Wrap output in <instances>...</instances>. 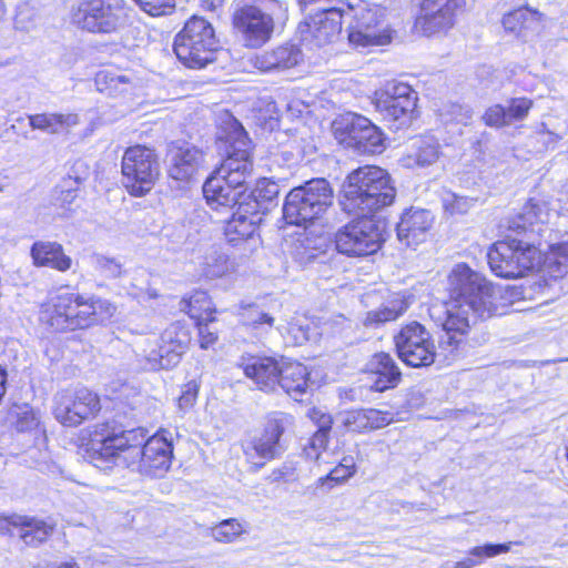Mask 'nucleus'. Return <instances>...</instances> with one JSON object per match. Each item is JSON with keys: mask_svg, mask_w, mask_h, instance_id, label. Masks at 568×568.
<instances>
[{"mask_svg": "<svg viewBox=\"0 0 568 568\" xmlns=\"http://www.w3.org/2000/svg\"><path fill=\"white\" fill-rule=\"evenodd\" d=\"M395 196L396 190L384 169L365 165L352 171L343 183L338 203L343 212L356 219L336 232V250L352 257L375 254L384 242L375 214L389 206Z\"/></svg>", "mask_w": 568, "mask_h": 568, "instance_id": "1", "label": "nucleus"}, {"mask_svg": "<svg viewBox=\"0 0 568 568\" xmlns=\"http://www.w3.org/2000/svg\"><path fill=\"white\" fill-rule=\"evenodd\" d=\"M449 300L444 304L442 326L445 336L439 346L445 361L454 359L463 337L478 321L504 313L501 290L489 283L467 264H456L448 276Z\"/></svg>", "mask_w": 568, "mask_h": 568, "instance_id": "2", "label": "nucleus"}, {"mask_svg": "<svg viewBox=\"0 0 568 568\" xmlns=\"http://www.w3.org/2000/svg\"><path fill=\"white\" fill-rule=\"evenodd\" d=\"M136 437V430L112 432L106 435L95 432L92 442L93 459H106L115 466L131 467L151 477L164 476L172 463V443L162 434H155L141 446L133 443Z\"/></svg>", "mask_w": 568, "mask_h": 568, "instance_id": "3", "label": "nucleus"}, {"mask_svg": "<svg viewBox=\"0 0 568 568\" xmlns=\"http://www.w3.org/2000/svg\"><path fill=\"white\" fill-rule=\"evenodd\" d=\"M231 9L233 29L246 48H261L268 42L275 20L286 11L278 0H234Z\"/></svg>", "mask_w": 568, "mask_h": 568, "instance_id": "4", "label": "nucleus"}, {"mask_svg": "<svg viewBox=\"0 0 568 568\" xmlns=\"http://www.w3.org/2000/svg\"><path fill=\"white\" fill-rule=\"evenodd\" d=\"M217 39L212 24L201 17L190 18L175 36L173 51L187 68L202 69L215 59Z\"/></svg>", "mask_w": 568, "mask_h": 568, "instance_id": "5", "label": "nucleus"}, {"mask_svg": "<svg viewBox=\"0 0 568 568\" xmlns=\"http://www.w3.org/2000/svg\"><path fill=\"white\" fill-rule=\"evenodd\" d=\"M541 247L521 240L507 239L496 242L487 253L491 272L503 278H518L539 267Z\"/></svg>", "mask_w": 568, "mask_h": 568, "instance_id": "6", "label": "nucleus"}, {"mask_svg": "<svg viewBox=\"0 0 568 568\" xmlns=\"http://www.w3.org/2000/svg\"><path fill=\"white\" fill-rule=\"evenodd\" d=\"M347 14L351 16L347 26V39L351 47L363 50L390 43L394 31L383 7L365 3L352 8Z\"/></svg>", "mask_w": 568, "mask_h": 568, "instance_id": "7", "label": "nucleus"}, {"mask_svg": "<svg viewBox=\"0 0 568 568\" xmlns=\"http://www.w3.org/2000/svg\"><path fill=\"white\" fill-rule=\"evenodd\" d=\"M332 203L333 190L328 181L314 179L286 195L283 216L290 224L302 225L318 217Z\"/></svg>", "mask_w": 568, "mask_h": 568, "instance_id": "8", "label": "nucleus"}, {"mask_svg": "<svg viewBox=\"0 0 568 568\" xmlns=\"http://www.w3.org/2000/svg\"><path fill=\"white\" fill-rule=\"evenodd\" d=\"M233 130L225 136H220V150L225 159L215 173L232 189L243 187L253 171L251 161V142L246 132L237 121L232 123Z\"/></svg>", "mask_w": 568, "mask_h": 568, "instance_id": "9", "label": "nucleus"}, {"mask_svg": "<svg viewBox=\"0 0 568 568\" xmlns=\"http://www.w3.org/2000/svg\"><path fill=\"white\" fill-rule=\"evenodd\" d=\"M122 184L135 197L146 195L160 176L155 151L144 145H133L124 151L121 162Z\"/></svg>", "mask_w": 568, "mask_h": 568, "instance_id": "10", "label": "nucleus"}, {"mask_svg": "<svg viewBox=\"0 0 568 568\" xmlns=\"http://www.w3.org/2000/svg\"><path fill=\"white\" fill-rule=\"evenodd\" d=\"M73 21L92 33H115L129 23V9L123 0H83L73 13Z\"/></svg>", "mask_w": 568, "mask_h": 568, "instance_id": "11", "label": "nucleus"}, {"mask_svg": "<svg viewBox=\"0 0 568 568\" xmlns=\"http://www.w3.org/2000/svg\"><path fill=\"white\" fill-rule=\"evenodd\" d=\"M332 129L339 143L361 154H379L385 149L382 131L361 114H339L333 121Z\"/></svg>", "mask_w": 568, "mask_h": 568, "instance_id": "12", "label": "nucleus"}, {"mask_svg": "<svg viewBox=\"0 0 568 568\" xmlns=\"http://www.w3.org/2000/svg\"><path fill=\"white\" fill-rule=\"evenodd\" d=\"M100 409L98 394L83 386L61 389L53 397V415L67 427H77L94 418Z\"/></svg>", "mask_w": 568, "mask_h": 568, "instance_id": "13", "label": "nucleus"}, {"mask_svg": "<svg viewBox=\"0 0 568 568\" xmlns=\"http://www.w3.org/2000/svg\"><path fill=\"white\" fill-rule=\"evenodd\" d=\"M85 296L63 292L52 295L41 306V321L57 331L88 328V314L84 310Z\"/></svg>", "mask_w": 568, "mask_h": 568, "instance_id": "14", "label": "nucleus"}, {"mask_svg": "<svg viewBox=\"0 0 568 568\" xmlns=\"http://www.w3.org/2000/svg\"><path fill=\"white\" fill-rule=\"evenodd\" d=\"M398 357L408 366L424 367L440 356L430 333L418 322H412L394 336Z\"/></svg>", "mask_w": 568, "mask_h": 568, "instance_id": "15", "label": "nucleus"}, {"mask_svg": "<svg viewBox=\"0 0 568 568\" xmlns=\"http://www.w3.org/2000/svg\"><path fill=\"white\" fill-rule=\"evenodd\" d=\"M417 92L405 83L388 84L385 90L376 92L375 106L383 118L398 130L408 125L417 108Z\"/></svg>", "mask_w": 568, "mask_h": 568, "instance_id": "16", "label": "nucleus"}, {"mask_svg": "<svg viewBox=\"0 0 568 568\" xmlns=\"http://www.w3.org/2000/svg\"><path fill=\"white\" fill-rule=\"evenodd\" d=\"M464 4L465 0H419L416 27L426 36L447 30L454 26L456 12Z\"/></svg>", "mask_w": 568, "mask_h": 568, "instance_id": "17", "label": "nucleus"}, {"mask_svg": "<svg viewBox=\"0 0 568 568\" xmlns=\"http://www.w3.org/2000/svg\"><path fill=\"white\" fill-rule=\"evenodd\" d=\"M11 528L19 529V536L27 546L37 547L44 542L53 532L54 526L51 523L34 517L12 514L0 516V534L11 535Z\"/></svg>", "mask_w": 568, "mask_h": 568, "instance_id": "18", "label": "nucleus"}, {"mask_svg": "<svg viewBox=\"0 0 568 568\" xmlns=\"http://www.w3.org/2000/svg\"><path fill=\"white\" fill-rule=\"evenodd\" d=\"M283 432L284 428L277 419L270 420L260 436L244 445L246 459L256 467H262L265 460L275 458L281 450L280 438Z\"/></svg>", "mask_w": 568, "mask_h": 568, "instance_id": "19", "label": "nucleus"}, {"mask_svg": "<svg viewBox=\"0 0 568 568\" xmlns=\"http://www.w3.org/2000/svg\"><path fill=\"white\" fill-rule=\"evenodd\" d=\"M542 20L541 12L525 6L505 13L501 18V26L506 33L528 41L539 34Z\"/></svg>", "mask_w": 568, "mask_h": 568, "instance_id": "20", "label": "nucleus"}, {"mask_svg": "<svg viewBox=\"0 0 568 568\" xmlns=\"http://www.w3.org/2000/svg\"><path fill=\"white\" fill-rule=\"evenodd\" d=\"M343 17L342 11L335 8L322 10L311 16L301 29L308 33L316 45H325L341 33Z\"/></svg>", "mask_w": 568, "mask_h": 568, "instance_id": "21", "label": "nucleus"}, {"mask_svg": "<svg viewBox=\"0 0 568 568\" xmlns=\"http://www.w3.org/2000/svg\"><path fill=\"white\" fill-rule=\"evenodd\" d=\"M434 223V215L428 210L414 209L405 212L397 224V237L407 246H415L426 240Z\"/></svg>", "mask_w": 568, "mask_h": 568, "instance_id": "22", "label": "nucleus"}, {"mask_svg": "<svg viewBox=\"0 0 568 568\" xmlns=\"http://www.w3.org/2000/svg\"><path fill=\"white\" fill-rule=\"evenodd\" d=\"M337 423L347 432H369L383 428L393 422L390 413L378 409H353L339 413Z\"/></svg>", "mask_w": 568, "mask_h": 568, "instance_id": "23", "label": "nucleus"}, {"mask_svg": "<svg viewBox=\"0 0 568 568\" xmlns=\"http://www.w3.org/2000/svg\"><path fill=\"white\" fill-rule=\"evenodd\" d=\"M443 155L438 140L433 135H422L412 140L400 163L404 168H428Z\"/></svg>", "mask_w": 568, "mask_h": 568, "instance_id": "24", "label": "nucleus"}, {"mask_svg": "<svg viewBox=\"0 0 568 568\" xmlns=\"http://www.w3.org/2000/svg\"><path fill=\"white\" fill-rule=\"evenodd\" d=\"M240 366L261 390L272 392L278 386L281 362L272 357H251L243 359Z\"/></svg>", "mask_w": 568, "mask_h": 568, "instance_id": "25", "label": "nucleus"}, {"mask_svg": "<svg viewBox=\"0 0 568 568\" xmlns=\"http://www.w3.org/2000/svg\"><path fill=\"white\" fill-rule=\"evenodd\" d=\"M260 221L261 217L258 213L251 207V203L241 201L236 211L232 213L230 219L224 221L225 237L230 243H236L237 241L247 239L253 235Z\"/></svg>", "mask_w": 568, "mask_h": 568, "instance_id": "26", "label": "nucleus"}, {"mask_svg": "<svg viewBox=\"0 0 568 568\" xmlns=\"http://www.w3.org/2000/svg\"><path fill=\"white\" fill-rule=\"evenodd\" d=\"M32 263L37 267H50L59 272H68L73 264L64 253L63 246L54 241H37L30 250Z\"/></svg>", "mask_w": 568, "mask_h": 568, "instance_id": "27", "label": "nucleus"}, {"mask_svg": "<svg viewBox=\"0 0 568 568\" xmlns=\"http://www.w3.org/2000/svg\"><path fill=\"white\" fill-rule=\"evenodd\" d=\"M204 163L203 152L195 146H181L172 151L169 175L176 181H190Z\"/></svg>", "mask_w": 568, "mask_h": 568, "instance_id": "28", "label": "nucleus"}, {"mask_svg": "<svg viewBox=\"0 0 568 568\" xmlns=\"http://www.w3.org/2000/svg\"><path fill=\"white\" fill-rule=\"evenodd\" d=\"M367 372L372 378V388L376 392L396 387L402 376L395 361L387 353L375 354L367 363Z\"/></svg>", "mask_w": 568, "mask_h": 568, "instance_id": "29", "label": "nucleus"}, {"mask_svg": "<svg viewBox=\"0 0 568 568\" xmlns=\"http://www.w3.org/2000/svg\"><path fill=\"white\" fill-rule=\"evenodd\" d=\"M551 217V212L545 202L529 200L521 211L511 220L509 229L515 231H530L542 235L545 226Z\"/></svg>", "mask_w": 568, "mask_h": 568, "instance_id": "30", "label": "nucleus"}, {"mask_svg": "<svg viewBox=\"0 0 568 568\" xmlns=\"http://www.w3.org/2000/svg\"><path fill=\"white\" fill-rule=\"evenodd\" d=\"M203 195L212 210L229 211L241 203L239 199L243 191H235L214 172L203 184Z\"/></svg>", "mask_w": 568, "mask_h": 568, "instance_id": "31", "label": "nucleus"}, {"mask_svg": "<svg viewBox=\"0 0 568 568\" xmlns=\"http://www.w3.org/2000/svg\"><path fill=\"white\" fill-rule=\"evenodd\" d=\"M301 59L302 53L297 47L285 44L272 51L256 54L253 64L262 72H271L293 68Z\"/></svg>", "mask_w": 568, "mask_h": 568, "instance_id": "32", "label": "nucleus"}, {"mask_svg": "<svg viewBox=\"0 0 568 568\" xmlns=\"http://www.w3.org/2000/svg\"><path fill=\"white\" fill-rule=\"evenodd\" d=\"M97 90L110 98H121L131 94L135 88L134 79L131 74L115 70H100L94 78Z\"/></svg>", "mask_w": 568, "mask_h": 568, "instance_id": "33", "label": "nucleus"}, {"mask_svg": "<svg viewBox=\"0 0 568 568\" xmlns=\"http://www.w3.org/2000/svg\"><path fill=\"white\" fill-rule=\"evenodd\" d=\"M28 120L31 129L52 135L68 133L80 122L77 113L44 112L28 115Z\"/></svg>", "mask_w": 568, "mask_h": 568, "instance_id": "34", "label": "nucleus"}, {"mask_svg": "<svg viewBox=\"0 0 568 568\" xmlns=\"http://www.w3.org/2000/svg\"><path fill=\"white\" fill-rule=\"evenodd\" d=\"M308 369L298 362H281L278 386L294 398L303 395L308 386Z\"/></svg>", "mask_w": 568, "mask_h": 568, "instance_id": "35", "label": "nucleus"}, {"mask_svg": "<svg viewBox=\"0 0 568 568\" xmlns=\"http://www.w3.org/2000/svg\"><path fill=\"white\" fill-rule=\"evenodd\" d=\"M191 343V333L186 325L175 322L164 329L161 335L162 352L168 353L175 365L186 352Z\"/></svg>", "mask_w": 568, "mask_h": 568, "instance_id": "36", "label": "nucleus"}, {"mask_svg": "<svg viewBox=\"0 0 568 568\" xmlns=\"http://www.w3.org/2000/svg\"><path fill=\"white\" fill-rule=\"evenodd\" d=\"M136 359L143 371L156 372L175 366L168 353L162 352V346L156 341L145 339L136 351Z\"/></svg>", "mask_w": 568, "mask_h": 568, "instance_id": "37", "label": "nucleus"}, {"mask_svg": "<svg viewBox=\"0 0 568 568\" xmlns=\"http://www.w3.org/2000/svg\"><path fill=\"white\" fill-rule=\"evenodd\" d=\"M542 272L551 278H561L568 274V239L549 245V251L541 257Z\"/></svg>", "mask_w": 568, "mask_h": 568, "instance_id": "38", "label": "nucleus"}, {"mask_svg": "<svg viewBox=\"0 0 568 568\" xmlns=\"http://www.w3.org/2000/svg\"><path fill=\"white\" fill-rule=\"evenodd\" d=\"M82 180L79 176L68 175L52 190L51 204L61 210L62 215L72 210V204L79 195Z\"/></svg>", "mask_w": 568, "mask_h": 568, "instance_id": "39", "label": "nucleus"}, {"mask_svg": "<svg viewBox=\"0 0 568 568\" xmlns=\"http://www.w3.org/2000/svg\"><path fill=\"white\" fill-rule=\"evenodd\" d=\"M277 329L292 345H302L318 334L314 323L303 316L293 317L286 325H280Z\"/></svg>", "mask_w": 568, "mask_h": 568, "instance_id": "40", "label": "nucleus"}, {"mask_svg": "<svg viewBox=\"0 0 568 568\" xmlns=\"http://www.w3.org/2000/svg\"><path fill=\"white\" fill-rule=\"evenodd\" d=\"M181 310L186 312L189 316L196 321V323L213 322V313L215 310L212 302L205 292H194L189 298H183L181 302Z\"/></svg>", "mask_w": 568, "mask_h": 568, "instance_id": "41", "label": "nucleus"}, {"mask_svg": "<svg viewBox=\"0 0 568 568\" xmlns=\"http://www.w3.org/2000/svg\"><path fill=\"white\" fill-rule=\"evenodd\" d=\"M280 193V186L276 182L270 179H261L256 182L255 187L251 191L248 197L251 201V207L260 213L261 211L267 210V204L275 201Z\"/></svg>", "mask_w": 568, "mask_h": 568, "instance_id": "42", "label": "nucleus"}, {"mask_svg": "<svg viewBox=\"0 0 568 568\" xmlns=\"http://www.w3.org/2000/svg\"><path fill=\"white\" fill-rule=\"evenodd\" d=\"M407 310V303L400 296H395L378 310L371 311L364 320L365 326L378 325L398 318Z\"/></svg>", "mask_w": 568, "mask_h": 568, "instance_id": "43", "label": "nucleus"}, {"mask_svg": "<svg viewBox=\"0 0 568 568\" xmlns=\"http://www.w3.org/2000/svg\"><path fill=\"white\" fill-rule=\"evenodd\" d=\"M247 532L246 526L236 518L222 520L211 528L210 536L217 542L231 544Z\"/></svg>", "mask_w": 568, "mask_h": 568, "instance_id": "44", "label": "nucleus"}, {"mask_svg": "<svg viewBox=\"0 0 568 568\" xmlns=\"http://www.w3.org/2000/svg\"><path fill=\"white\" fill-rule=\"evenodd\" d=\"M84 310L88 314V327L108 320L113 316L116 307L109 301L95 297L85 296Z\"/></svg>", "mask_w": 568, "mask_h": 568, "instance_id": "45", "label": "nucleus"}, {"mask_svg": "<svg viewBox=\"0 0 568 568\" xmlns=\"http://www.w3.org/2000/svg\"><path fill=\"white\" fill-rule=\"evenodd\" d=\"M201 270L206 278L222 277L230 270L229 258L224 253L213 250L203 257Z\"/></svg>", "mask_w": 568, "mask_h": 568, "instance_id": "46", "label": "nucleus"}, {"mask_svg": "<svg viewBox=\"0 0 568 568\" xmlns=\"http://www.w3.org/2000/svg\"><path fill=\"white\" fill-rule=\"evenodd\" d=\"M241 316L244 325L248 326L256 335L268 333L274 325V318L257 307H247Z\"/></svg>", "mask_w": 568, "mask_h": 568, "instance_id": "47", "label": "nucleus"}, {"mask_svg": "<svg viewBox=\"0 0 568 568\" xmlns=\"http://www.w3.org/2000/svg\"><path fill=\"white\" fill-rule=\"evenodd\" d=\"M511 542L508 544H485L474 547L468 552V558L463 565L478 566L484 564L485 559L493 558L505 554L510 549Z\"/></svg>", "mask_w": 568, "mask_h": 568, "instance_id": "48", "label": "nucleus"}, {"mask_svg": "<svg viewBox=\"0 0 568 568\" xmlns=\"http://www.w3.org/2000/svg\"><path fill=\"white\" fill-rule=\"evenodd\" d=\"M11 414L16 418V428L19 432H30L39 426V414L28 405L14 407Z\"/></svg>", "mask_w": 568, "mask_h": 568, "instance_id": "49", "label": "nucleus"}, {"mask_svg": "<svg viewBox=\"0 0 568 568\" xmlns=\"http://www.w3.org/2000/svg\"><path fill=\"white\" fill-rule=\"evenodd\" d=\"M355 471L356 466L354 458L352 456H346L325 477L320 478V481L322 485H325L328 481L339 484L351 478Z\"/></svg>", "mask_w": 568, "mask_h": 568, "instance_id": "50", "label": "nucleus"}, {"mask_svg": "<svg viewBox=\"0 0 568 568\" xmlns=\"http://www.w3.org/2000/svg\"><path fill=\"white\" fill-rule=\"evenodd\" d=\"M442 203L445 212L449 215H462L467 213L473 206L471 199L459 196L453 192H445L442 196Z\"/></svg>", "mask_w": 568, "mask_h": 568, "instance_id": "51", "label": "nucleus"}, {"mask_svg": "<svg viewBox=\"0 0 568 568\" xmlns=\"http://www.w3.org/2000/svg\"><path fill=\"white\" fill-rule=\"evenodd\" d=\"M534 102L528 98H513L506 108L508 124L525 120L531 110Z\"/></svg>", "mask_w": 568, "mask_h": 568, "instance_id": "52", "label": "nucleus"}, {"mask_svg": "<svg viewBox=\"0 0 568 568\" xmlns=\"http://www.w3.org/2000/svg\"><path fill=\"white\" fill-rule=\"evenodd\" d=\"M94 268L106 278H116L123 272L122 264L115 258L104 255H94L92 257Z\"/></svg>", "mask_w": 568, "mask_h": 568, "instance_id": "53", "label": "nucleus"}, {"mask_svg": "<svg viewBox=\"0 0 568 568\" xmlns=\"http://www.w3.org/2000/svg\"><path fill=\"white\" fill-rule=\"evenodd\" d=\"M442 118L445 122H455L466 125L470 122L473 112L468 106L452 103L443 109Z\"/></svg>", "mask_w": 568, "mask_h": 568, "instance_id": "54", "label": "nucleus"}, {"mask_svg": "<svg viewBox=\"0 0 568 568\" xmlns=\"http://www.w3.org/2000/svg\"><path fill=\"white\" fill-rule=\"evenodd\" d=\"M328 443V434L315 432L308 439V444L304 447V453L308 459L320 460L322 453L326 449Z\"/></svg>", "mask_w": 568, "mask_h": 568, "instance_id": "55", "label": "nucleus"}, {"mask_svg": "<svg viewBox=\"0 0 568 568\" xmlns=\"http://www.w3.org/2000/svg\"><path fill=\"white\" fill-rule=\"evenodd\" d=\"M481 120L490 128H503L509 125L506 116V108L501 104H494L487 108Z\"/></svg>", "mask_w": 568, "mask_h": 568, "instance_id": "56", "label": "nucleus"}, {"mask_svg": "<svg viewBox=\"0 0 568 568\" xmlns=\"http://www.w3.org/2000/svg\"><path fill=\"white\" fill-rule=\"evenodd\" d=\"M139 7L150 16L159 17L169 13L173 7V0H134Z\"/></svg>", "mask_w": 568, "mask_h": 568, "instance_id": "57", "label": "nucleus"}, {"mask_svg": "<svg viewBox=\"0 0 568 568\" xmlns=\"http://www.w3.org/2000/svg\"><path fill=\"white\" fill-rule=\"evenodd\" d=\"M308 417L317 426L316 432L329 434L333 424V418L329 414L321 408L314 407L310 409Z\"/></svg>", "mask_w": 568, "mask_h": 568, "instance_id": "58", "label": "nucleus"}, {"mask_svg": "<svg viewBox=\"0 0 568 568\" xmlns=\"http://www.w3.org/2000/svg\"><path fill=\"white\" fill-rule=\"evenodd\" d=\"M271 483H290L295 480V468L291 464H284L281 467L274 469L270 476Z\"/></svg>", "mask_w": 568, "mask_h": 568, "instance_id": "59", "label": "nucleus"}, {"mask_svg": "<svg viewBox=\"0 0 568 568\" xmlns=\"http://www.w3.org/2000/svg\"><path fill=\"white\" fill-rule=\"evenodd\" d=\"M544 130L540 132L541 135L547 136L545 142L552 144L564 139L568 134V124L566 122L560 123L558 126H554L552 130L547 129V124H542Z\"/></svg>", "mask_w": 568, "mask_h": 568, "instance_id": "60", "label": "nucleus"}, {"mask_svg": "<svg viewBox=\"0 0 568 568\" xmlns=\"http://www.w3.org/2000/svg\"><path fill=\"white\" fill-rule=\"evenodd\" d=\"M199 326V343L200 347L207 349L217 341L215 332L210 331L207 323H196Z\"/></svg>", "mask_w": 568, "mask_h": 568, "instance_id": "61", "label": "nucleus"}, {"mask_svg": "<svg viewBox=\"0 0 568 568\" xmlns=\"http://www.w3.org/2000/svg\"><path fill=\"white\" fill-rule=\"evenodd\" d=\"M196 396V389L189 386L187 389L184 390L178 399L179 408L183 412L190 409L194 405Z\"/></svg>", "mask_w": 568, "mask_h": 568, "instance_id": "62", "label": "nucleus"}, {"mask_svg": "<svg viewBox=\"0 0 568 568\" xmlns=\"http://www.w3.org/2000/svg\"><path fill=\"white\" fill-rule=\"evenodd\" d=\"M95 432H100V433H103L104 435H106L108 433H112V432H115L114 429H110V427L108 425H98L94 429V432L91 434V439H90V452H91V459L92 462L94 463V465L97 467H108L109 464H112L114 465L112 462L110 460H106V459H100L99 462H95L93 458H94V452L92 449V442H93V437H94V434Z\"/></svg>", "mask_w": 568, "mask_h": 568, "instance_id": "63", "label": "nucleus"}, {"mask_svg": "<svg viewBox=\"0 0 568 568\" xmlns=\"http://www.w3.org/2000/svg\"><path fill=\"white\" fill-rule=\"evenodd\" d=\"M112 556L104 555V554H95L90 561L83 562V565H90V566H101V565H113V561L111 560Z\"/></svg>", "mask_w": 568, "mask_h": 568, "instance_id": "64", "label": "nucleus"}]
</instances>
